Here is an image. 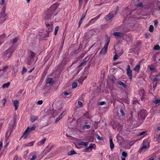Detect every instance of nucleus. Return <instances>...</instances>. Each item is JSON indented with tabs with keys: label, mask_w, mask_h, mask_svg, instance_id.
Here are the masks:
<instances>
[{
	"label": "nucleus",
	"mask_w": 160,
	"mask_h": 160,
	"mask_svg": "<svg viewBox=\"0 0 160 160\" xmlns=\"http://www.w3.org/2000/svg\"><path fill=\"white\" fill-rule=\"evenodd\" d=\"M59 4L55 3L52 5L46 11L44 15V18L45 19H47L50 18L53 14L54 11L58 6Z\"/></svg>",
	"instance_id": "f257e3e1"
},
{
	"label": "nucleus",
	"mask_w": 160,
	"mask_h": 160,
	"mask_svg": "<svg viewBox=\"0 0 160 160\" xmlns=\"http://www.w3.org/2000/svg\"><path fill=\"white\" fill-rule=\"evenodd\" d=\"M15 50V49L13 48L8 49L2 53V56L4 59L7 60L8 59L10 58Z\"/></svg>",
	"instance_id": "f03ea898"
},
{
	"label": "nucleus",
	"mask_w": 160,
	"mask_h": 160,
	"mask_svg": "<svg viewBox=\"0 0 160 160\" xmlns=\"http://www.w3.org/2000/svg\"><path fill=\"white\" fill-rule=\"evenodd\" d=\"M105 37L107 38L106 39V42L104 47L100 51V53L104 55L107 52L109 43L110 41V37H108L107 35H105Z\"/></svg>",
	"instance_id": "7ed1b4c3"
},
{
	"label": "nucleus",
	"mask_w": 160,
	"mask_h": 160,
	"mask_svg": "<svg viewBox=\"0 0 160 160\" xmlns=\"http://www.w3.org/2000/svg\"><path fill=\"white\" fill-rule=\"evenodd\" d=\"M36 128V126L33 125L31 128L28 127L23 133V135L22 138H23L24 139H26L27 137V133L31 131L34 130Z\"/></svg>",
	"instance_id": "20e7f679"
},
{
	"label": "nucleus",
	"mask_w": 160,
	"mask_h": 160,
	"mask_svg": "<svg viewBox=\"0 0 160 160\" xmlns=\"http://www.w3.org/2000/svg\"><path fill=\"white\" fill-rule=\"evenodd\" d=\"M7 17L5 14V9L3 7L2 12L0 13V23H3L6 19Z\"/></svg>",
	"instance_id": "39448f33"
},
{
	"label": "nucleus",
	"mask_w": 160,
	"mask_h": 160,
	"mask_svg": "<svg viewBox=\"0 0 160 160\" xmlns=\"http://www.w3.org/2000/svg\"><path fill=\"white\" fill-rule=\"evenodd\" d=\"M130 65H128L127 66V75L129 77V79L130 80L132 79V70L130 69Z\"/></svg>",
	"instance_id": "423d86ee"
},
{
	"label": "nucleus",
	"mask_w": 160,
	"mask_h": 160,
	"mask_svg": "<svg viewBox=\"0 0 160 160\" xmlns=\"http://www.w3.org/2000/svg\"><path fill=\"white\" fill-rule=\"evenodd\" d=\"M147 116V112L146 110H142L138 114V116L142 119H144Z\"/></svg>",
	"instance_id": "0eeeda50"
},
{
	"label": "nucleus",
	"mask_w": 160,
	"mask_h": 160,
	"mask_svg": "<svg viewBox=\"0 0 160 160\" xmlns=\"http://www.w3.org/2000/svg\"><path fill=\"white\" fill-rule=\"evenodd\" d=\"M113 35L117 38H122L124 36L123 33L119 32H115L113 33Z\"/></svg>",
	"instance_id": "6e6552de"
},
{
	"label": "nucleus",
	"mask_w": 160,
	"mask_h": 160,
	"mask_svg": "<svg viewBox=\"0 0 160 160\" xmlns=\"http://www.w3.org/2000/svg\"><path fill=\"white\" fill-rule=\"evenodd\" d=\"M45 24L47 28L48 27V31L49 32H51L52 30L53 27V23L52 22L50 24H49L48 22L46 21L45 22Z\"/></svg>",
	"instance_id": "1a4fd4ad"
},
{
	"label": "nucleus",
	"mask_w": 160,
	"mask_h": 160,
	"mask_svg": "<svg viewBox=\"0 0 160 160\" xmlns=\"http://www.w3.org/2000/svg\"><path fill=\"white\" fill-rule=\"evenodd\" d=\"M114 17V14L111 13H109L104 18L105 20L108 21Z\"/></svg>",
	"instance_id": "9d476101"
},
{
	"label": "nucleus",
	"mask_w": 160,
	"mask_h": 160,
	"mask_svg": "<svg viewBox=\"0 0 160 160\" xmlns=\"http://www.w3.org/2000/svg\"><path fill=\"white\" fill-rule=\"evenodd\" d=\"M13 104L14 106L15 107V109L16 110H17L18 108L19 104V101L18 100H14L13 101Z\"/></svg>",
	"instance_id": "9b49d317"
},
{
	"label": "nucleus",
	"mask_w": 160,
	"mask_h": 160,
	"mask_svg": "<svg viewBox=\"0 0 160 160\" xmlns=\"http://www.w3.org/2000/svg\"><path fill=\"white\" fill-rule=\"evenodd\" d=\"M50 32H49L48 31H46L45 32L42 33L41 35V36L42 38H44L48 37L49 36V33Z\"/></svg>",
	"instance_id": "f8f14e48"
},
{
	"label": "nucleus",
	"mask_w": 160,
	"mask_h": 160,
	"mask_svg": "<svg viewBox=\"0 0 160 160\" xmlns=\"http://www.w3.org/2000/svg\"><path fill=\"white\" fill-rule=\"evenodd\" d=\"M100 15L101 14H99L96 17L92 19L89 22V23H92L94 22L100 17Z\"/></svg>",
	"instance_id": "ddd939ff"
},
{
	"label": "nucleus",
	"mask_w": 160,
	"mask_h": 160,
	"mask_svg": "<svg viewBox=\"0 0 160 160\" xmlns=\"http://www.w3.org/2000/svg\"><path fill=\"white\" fill-rule=\"evenodd\" d=\"M88 142H85L83 141H81L79 143V145L86 146L88 145Z\"/></svg>",
	"instance_id": "4468645a"
},
{
	"label": "nucleus",
	"mask_w": 160,
	"mask_h": 160,
	"mask_svg": "<svg viewBox=\"0 0 160 160\" xmlns=\"http://www.w3.org/2000/svg\"><path fill=\"white\" fill-rule=\"evenodd\" d=\"M110 148L111 150H112L114 148V144L112 142V138L110 139Z\"/></svg>",
	"instance_id": "2eb2a0df"
},
{
	"label": "nucleus",
	"mask_w": 160,
	"mask_h": 160,
	"mask_svg": "<svg viewBox=\"0 0 160 160\" xmlns=\"http://www.w3.org/2000/svg\"><path fill=\"white\" fill-rule=\"evenodd\" d=\"M140 69V65L138 64L136 65L135 67L134 68L133 70H134L138 72Z\"/></svg>",
	"instance_id": "dca6fc26"
},
{
	"label": "nucleus",
	"mask_w": 160,
	"mask_h": 160,
	"mask_svg": "<svg viewBox=\"0 0 160 160\" xmlns=\"http://www.w3.org/2000/svg\"><path fill=\"white\" fill-rule=\"evenodd\" d=\"M53 80L52 78H48L46 81V83L47 84H51V83H53Z\"/></svg>",
	"instance_id": "f3484780"
},
{
	"label": "nucleus",
	"mask_w": 160,
	"mask_h": 160,
	"mask_svg": "<svg viewBox=\"0 0 160 160\" xmlns=\"http://www.w3.org/2000/svg\"><path fill=\"white\" fill-rule=\"evenodd\" d=\"M38 119L37 117L34 116H32L30 118L32 122H34L35 120H38Z\"/></svg>",
	"instance_id": "a211bd4d"
},
{
	"label": "nucleus",
	"mask_w": 160,
	"mask_h": 160,
	"mask_svg": "<svg viewBox=\"0 0 160 160\" xmlns=\"http://www.w3.org/2000/svg\"><path fill=\"white\" fill-rule=\"evenodd\" d=\"M144 90L142 89L141 90V91L139 93L140 95L142 96V98L141 99H142V98H145V95H144Z\"/></svg>",
	"instance_id": "6ab92c4d"
},
{
	"label": "nucleus",
	"mask_w": 160,
	"mask_h": 160,
	"mask_svg": "<svg viewBox=\"0 0 160 160\" xmlns=\"http://www.w3.org/2000/svg\"><path fill=\"white\" fill-rule=\"evenodd\" d=\"M117 83L120 85L122 86L123 88H125L126 87L125 84L121 81H118L117 82Z\"/></svg>",
	"instance_id": "aec40b11"
},
{
	"label": "nucleus",
	"mask_w": 160,
	"mask_h": 160,
	"mask_svg": "<svg viewBox=\"0 0 160 160\" xmlns=\"http://www.w3.org/2000/svg\"><path fill=\"white\" fill-rule=\"evenodd\" d=\"M10 82H8L7 83L3 84L2 86V88H8L10 86Z\"/></svg>",
	"instance_id": "412c9836"
},
{
	"label": "nucleus",
	"mask_w": 160,
	"mask_h": 160,
	"mask_svg": "<svg viewBox=\"0 0 160 160\" xmlns=\"http://www.w3.org/2000/svg\"><path fill=\"white\" fill-rule=\"evenodd\" d=\"M93 148V146L92 144H91L89 145V146L88 147L86 148L85 150L86 151H89V149H92Z\"/></svg>",
	"instance_id": "4be33fe9"
},
{
	"label": "nucleus",
	"mask_w": 160,
	"mask_h": 160,
	"mask_svg": "<svg viewBox=\"0 0 160 160\" xmlns=\"http://www.w3.org/2000/svg\"><path fill=\"white\" fill-rule=\"evenodd\" d=\"M76 153V152L74 150H71L68 153V155H72Z\"/></svg>",
	"instance_id": "5701e85b"
},
{
	"label": "nucleus",
	"mask_w": 160,
	"mask_h": 160,
	"mask_svg": "<svg viewBox=\"0 0 160 160\" xmlns=\"http://www.w3.org/2000/svg\"><path fill=\"white\" fill-rule=\"evenodd\" d=\"M30 57L31 59H32L35 56L36 54L32 51H30Z\"/></svg>",
	"instance_id": "b1692460"
},
{
	"label": "nucleus",
	"mask_w": 160,
	"mask_h": 160,
	"mask_svg": "<svg viewBox=\"0 0 160 160\" xmlns=\"http://www.w3.org/2000/svg\"><path fill=\"white\" fill-rule=\"evenodd\" d=\"M34 142V141H33L29 143H28L25 145V146H32L33 145Z\"/></svg>",
	"instance_id": "393cba45"
},
{
	"label": "nucleus",
	"mask_w": 160,
	"mask_h": 160,
	"mask_svg": "<svg viewBox=\"0 0 160 160\" xmlns=\"http://www.w3.org/2000/svg\"><path fill=\"white\" fill-rule=\"evenodd\" d=\"M116 78H115L114 76H112L110 77V80L111 81V82L113 83L115 82V80H116Z\"/></svg>",
	"instance_id": "a878e982"
},
{
	"label": "nucleus",
	"mask_w": 160,
	"mask_h": 160,
	"mask_svg": "<svg viewBox=\"0 0 160 160\" xmlns=\"http://www.w3.org/2000/svg\"><path fill=\"white\" fill-rule=\"evenodd\" d=\"M154 49L156 50H160V46L158 45H156L154 46Z\"/></svg>",
	"instance_id": "bb28decb"
},
{
	"label": "nucleus",
	"mask_w": 160,
	"mask_h": 160,
	"mask_svg": "<svg viewBox=\"0 0 160 160\" xmlns=\"http://www.w3.org/2000/svg\"><path fill=\"white\" fill-rule=\"evenodd\" d=\"M11 134V132L9 131H7L6 134V138L8 139L9 136Z\"/></svg>",
	"instance_id": "cd10ccee"
},
{
	"label": "nucleus",
	"mask_w": 160,
	"mask_h": 160,
	"mask_svg": "<svg viewBox=\"0 0 160 160\" xmlns=\"http://www.w3.org/2000/svg\"><path fill=\"white\" fill-rule=\"evenodd\" d=\"M154 27L152 25H150L149 30L151 32H152L153 31Z\"/></svg>",
	"instance_id": "c85d7f7f"
},
{
	"label": "nucleus",
	"mask_w": 160,
	"mask_h": 160,
	"mask_svg": "<svg viewBox=\"0 0 160 160\" xmlns=\"http://www.w3.org/2000/svg\"><path fill=\"white\" fill-rule=\"evenodd\" d=\"M122 157L125 158L127 156V153L125 151L122 152Z\"/></svg>",
	"instance_id": "c756f323"
},
{
	"label": "nucleus",
	"mask_w": 160,
	"mask_h": 160,
	"mask_svg": "<svg viewBox=\"0 0 160 160\" xmlns=\"http://www.w3.org/2000/svg\"><path fill=\"white\" fill-rule=\"evenodd\" d=\"M58 26H56L55 28V31H54V35H56L57 34V33L58 31Z\"/></svg>",
	"instance_id": "7c9ffc66"
},
{
	"label": "nucleus",
	"mask_w": 160,
	"mask_h": 160,
	"mask_svg": "<svg viewBox=\"0 0 160 160\" xmlns=\"http://www.w3.org/2000/svg\"><path fill=\"white\" fill-rule=\"evenodd\" d=\"M5 34L0 35V43L1 44L2 40L5 37Z\"/></svg>",
	"instance_id": "2f4dec72"
},
{
	"label": "nucleus",
	"mask_w": 160,
	"mask_h": 160,
	"mask_svg": "<svg viewBox=\"0 0 160 160\" xmlns=\"http://www.w3.org/2000/svg\"><path fill=\"white\" fill-rule=\"evenodd\" d=\"M62 118V117L60 115L56 120L55 121V123L58 122Z\"/></svg>",
	"instance_id": "473e14b6"
},
{
	"label": "nucleus",
	"mask_w": 160,
	"mask_h": 160,
	"mask_svg": "<svg viewBox=\"0 0 160 160\" xmlns=\"http://www.w3.org/2000/svg\"><path fill=\"white\" fill-rule=\"evenodd\" d=\"M46 140V139H45V138L42 139V140H41L40 141V142L38 143V144H39V143H40L42 145L44 143Z\"/></svg>",
	"instance_id": "72a5a7b5"
},
{
	"label": "nucleus",
	"mask_w": 160,
	"mask_h": 160,
	"mask_svg": "<svg viewBox=\"0 0 160 160\" xmlns=\"http://www.w3.org/2000/svg\"><path fill=\"white\" fill-rule=\"evenodd\" d=\"M153 102L155 104H158L160 102V99H155L153 101Z\"/></svg>",
	"instance_id": "f704fd0d"
},
{
	"label": "nucleus",
	"mask_w": 160,
	"mask_h": 160,
	"mask_svg": "<svg viewBox=\"0 0 160 160\" xmlns=\"http://www.w3.org/2000/svg\"><path fill=\"white\" fill-rule=\"evenodd\" d=\"M120 112H121L122 116H125V113H124V112L122 109L121 108L120 109Z\"/></svg>",
	"instance_id": "c9c22d12"
},
{
	"label": "nucleus",
	"mask_w": 160,
	"mask_h": 160,
	"mask_svg": "<svg viewBox=\"0 0 160 160\" xmlns=\"http://www.w3.org/2000/svg\"><path fill=\"white\" fill-rule=\"evenodd\" d=\"M78 103L81 108L83 107V104L81 101H78Z\"/></svg>",
	"instance_id": "e433bc0d"
},
{
	"label": "nucleus",
	"mask_w": 160,
	"mask_h": 160,
	"mask_svg": "<svg viewBox=\"0 0 160 160\" xmlns=\"http://www.w3.org/2000/svg\"><path fill=\"white\" fill-rule=\"evenodd\" d=\"M77 82H74L72 84V88H75L77 87Z\"/></svg>",
	"instance_id": "4c0bfd02"
},
{
	"label": "nucleus",
	"mask_w": 160,
	"mask_h": 160,
	"mask_svg": "<svg viewBox=\"0 0 160 160\" xmlns=\"http://www.w3.org/2000/svg\"><path fill=\"white\" fill-rule=\"evenodd\" d=\"M18 39L17 37H16L14 38L13 40L12 43H14L18 41Z\"/></svg>",
	"instance_id": "58836bf2"
},
{
	"label": "nucleus",
	"mask_w": 160,
	"mask_h": 160,
	"mask_svg": "<svg viewBox=\"0 0 160 160\" xmlns=\"http://www.w3.org/2000/svg\"><path fill=\"white\" fill-rule=\"evenodd\" d=\"M86 61H85L82 62L81 63V64L78 66V68L79 69V68H80L81 66H82L84 63L86 62Z\"/></svg>",
	"instance_id": "ea45409f"
},
{
	"label": "nucleus",
	"mask_w": 160,
	"mask_h": 160,
	"mask_svg": "<svg viewBox=\"0 0 160 160\" xmlns=\"http://www.w3.org/2000/svg\"><path fill=\"white\" fill-rule=\"evenodd\" d=\"M146 132V131H143L141 132H139L138 134V136H140L144 135Z\"/></svg>",
	"instance_id": "a19ab883"
},
{
	"label": "nucleus",
	"mask_w": 160,
	"mask_h": 160,
	"mask_svg": "<svg viewBox=\"0 0 160 160\" xmlns=\"http://www.w3.org/2000/svg\"><path fill=\"white\" fill-rule=\"evenodd\" d=\"M96 137L97 139L99 140H102V138L100 137V136L98 134L96 135Z\"/></svg>",
	"instance_id": "79ce46f5"
},
{
	"label": "nucleus",
	"mask_w": 160,
	"mask_h": 160,
	"mask_svg": "<svg viewBox=\"0 0 160 160\" xmlns=\"http://www.w3.org/2000/svg\"><path fill=\"white\" fill-rule=\"evenodd\" d=\"M8 67L5 66L2 69H1L3 71V72L4 73L5 72V70L8 68Z\"/></svg>",
	"instance_id": "37998d69"
},
{
	"label": "nucleus",
	"mask_w": 160,
	"mask_h": 160,
	"mask_svg": "<svg viewBox=\"0 0 160 160\" xmlns=\"http://www.w3.org/2000/svg\"><path fill=\"white\" fill-rule=\"evenodd\" d=\"M27 71V69L26 68L23 67L22 69V74H23L24 73L26 72Z\"/></svg>",
	"instance_id": "c03bdc74"
},
{
	"label": "nucleus",
	"mask_w": 160,
	"mask_h": 160,
	"mask_svg": "<svg viewBox=\"0 0 160 160\" xmlns=\"http://www.w3.org/2000/svg\"><path fill=\"white\" fill-rule=\"evenodd\" d=\"M13 160H21V159L19 158L17 155H16L14 158Z\"/></svg>",
	"instance_id": "a18cd8bd"
},
{
	"label": "nucleus",
	"mask_w": 160,
	"mask_h": 160,
	"mask_svg": "<svg viewBox=\"0 0 160 160\" xmlns=\"http://www.w3.org/2000/svg\"><path fill=\"white\" fill-rule=\"evenodd\" d=\"M142 5H143L142 3V2H140V3H139L138 4L136 5V6L138 8V7H139L142 6Z\"/></svg>",
	"instance_id": "49530a36"
},
{
	"label": "nucleus",
	"mask_w": 160,
	"mask_h": 160,
	"mask_svg": "<svg viewBox=\"0 0 160 160\" xmlns=\"http://www.w3.org/2000/svg\"><path fill=\"white\" fill-rule=\"evenodd\" d=\"M106 102L105 101H102L99 102V104L102 105H104L106 104Z\"/></svg>",
	"instance_id": "de8ad7c7"
},
{
	"label": "nucleus",
	"mask_w": 160,
	"mask_h": 160,
	"mask_svg": "<svg viewBox=\"0 0 160 160\" xmlns=\"http://www.w3.org/2000/svg\"><path fill=\"white\" fill-rule=\"evenodd\" d=\"M160 132V127H158L157 128V130L155 131V133H159V132Z\"/></svg>",
	"instance_id": "09e8293b"
},
{
	"label": "nucleus",
	"mask_w": 160,
	"mask_h": 160,
	"mask_svg": "<svg viewBox=\"0 0 160 160\" xmlns=\"http://www.w3.org/2000/svg\"><path fill=\"white\" fill-rule=\"evenodd\" d=\"M66 114V112L65 111H64L60 115L62 117V118Z\"/></svg>",
	"instance_id": "8fccbe9b"
},
{
	"label": "nucleus",
	"mask_w": 160,
	"mask_h": 160,
	"mask_svg": "<svg viewBox=\"0 0 160 160\" xmlns=\"http://www.w3.org/2000/svg\"><path fill=\"white\" fill-rule=\"evenodd\" d=\"M84 128L89 129L90 128V126L89 125H84L83 126Z\"/></svg>",
	"instance_id": "3c124183"
},
{
	"label": "nucleus",
	"mask_w": 160,
	"mask_h": 160,
	"mask_svg": "<svg viewBox=\"0 0 160 160\" xmlns=\"http://www.w3.org/2000/svg\"><path fill=\"white\" fill-rule=\"evenodd\" d=\"M37 156L36 155H33L32 158L31 159V160H34L36 158Z\"/></svg>",
	"instance_id": "603ef678"
},
{
	"label": "nucleus",
	"mask_w": 160,
	"mask_h": 160,
	"mask_svg": "<svg viewBox=\"0 0 160 160\" xmlns=\"http://www.w3.org/2000/svg\"><path fill=\"white\" fill-rule=\"evenodd\" d=\"M83 0H79V6L81 7L83 2Z\"/></svg>",
	"instance_id": "864d4df0"
},
{
	"label": "nucleus",
	"mask_w": 160,
	"mask_h": 160,
	"mask_svg": "<svg viewBox=\"0 0 160 160\" xmlns=\"http://www.w3.org/2000/svg\"><path fill=\"white\" fill-rule=\"evenodd\" d=\"M86 14V12L82 14V17L81 19L83 20V18L85 17Z\"/></svg>",
	"instance_id": "5fc2aeb1"
},
{
	"label": "nucleus",
	"mask_w": 160,
	"mask_h": 160,
	"mask_svg": "<svg viewBox=\"0 0 160 160\" xmlns=\"http://www.w3.org/2000/svg\"><path fill=\"white\" fill-rule=\"evenodd\" d=\"M159 79L158 78H154L153 79V82H155L156 81H158Z\"/></svg>",
	"instance_id": "6e6d98bb"
},
{
	"label": "nucleus",
	"mask_w": 160,
	"mask_h": 160,
	"mask_svg": "<svg viewBox=\"0 0 160 160\" xmlns=\"http://www.w3.org/2000/svg\"><path fill=\"white\" fill-rule=\"evenodd\" d=\"M153 85H152V87L153 88H155L156 87V86H157V82H153Z\"/></svg>",
	"instance_id": "4d7b16f0"
},
{
	"label": "nucleus",
	"mask_w": 160,
	"mask_h": 160,
	"mask_svg": "<svg viewBox=\"0 0 160 160\" xmlns=\"http://www.w3.org/2000/svg\"><path fill=\"white\" fill-rule=\"evenodd\" d=\"M43 101L42 100L38 101L37 102V103L38 104L40 105L42 103Z\"/></svg>",
	"instance_id": "13d9d810"
},
{
	"label": "nucleus",
	"mask_w": 160,
	"mask_h": 160,
	"mask_svg": "<svg viewBox=\"0 0 160 160\" xmlns=\"http://www.w3.org/2000/svg\"><path fill=\"white\" fill-rule=\"evenodd\" d=\"M118 58V56L117 55H115L113 57V59L114 60H116Z\"/></svg>",
	"instance_id": "bf43d9fd"
},
{
	"label": "nucleus",
	"mask_w": 160,
	"mask_h": 160,
	"mask_svg": "<svg viewBox=\"0 0 160 160\" xmlns=\"http://www.w3.org/2000/svg\"><path fill=\"white\" fill-rule=\"evenodd\" d=\"M85 78L82 79H79L78 80V82L81 84H82V82Z\"/></svg>",
	"instance_id": "052dcab7"
},
{
	"label": "nucleus",
	"mask_w": 160,
	"mask_h": 160,
	"mask_svg": "<svg viewBox=\"0 0 160 160\" xmlns=\"http://www.w3.org/2000/svg\"><path fill=\"white\" fill-rule=\"evenodd\" d=\"M82 20H83L82 19H80V20H79V22L78 27H80V26L82 22Z\"/></svg>",
	"instance_id": "680f3d73"
},
{
	"label": "nucleus",
	"mask_w": 160,
	"mask_h": 160,
	"mask_svg": "<svg viewBox=\"0 0 160 160\" xmlns=\"http://www.w3.org/2000/svg\"><path fill=\"white\" fill-rule=\"evenodd\" d=\"M117 138L118 140H120L121 138H122V137L120 136L119 134H118L117 136Z\"/></svg>",
	"instance_id": "e2e57ef3"
},
{
	"label": "nucleus",
	"mask_w": 160,
	"mask_h": 160,
	"mask_svg": "<svg viewBox=\"0 0 160 160\" xmlns=\"http://www.w3.org/2000/svg\"><path fill=\"white\" fill-rule=\"evenodd\" d=\"M4 73V72H3V71L0 69V76H2Z\"/></svg>",
	"instance_id": "0e129e2a"
},
{
	"label": "nucleus",
	"mask_w": 160,
	"mask_h": 160,
	"mask_svg": "<svg viewBox=\"0 0 160 160\" xmlns=\"http://www.w3.org/2000/svg\"><path fill=\"white\" fill-rule=\"evenodd\" d=\"M147 146L146 145H144L143 146H142L141 148V150H143L144 149H146L147 148Z\"/></svg>",
	"instance_id": "69168bd1"
},
{
	"label": "nucleus",
	"mask_w": 160,
	"mask_h": 160,
	"mask_svg": "<svg viewBox=\"0 0 160 160\" xmlns=\"http://www.w3.org/2000/svg\"><path fill=\"white\" fill-rule=\"evenodd\" d=\"M63 93L65 96L68 95L69 94V92H68L66 91H64V92H63Z\"/></svg>",
	"instance_id": "338daca9"
},
{
	"label": "nucleus",
	"mask_w": 160,
	"mask_h": 160,
	"mask_svg": "<svg viewBox=\"0 0 160 160\" xmlns=\"http://www.w3.org/2000/svg\"><path fill=\"white\" fill-rule=\"evenodd\" d=\"M6 101V99L5 98L4 99L2 100V103L4 106L5 102Z\"/></svg>",
	"instance_id": "774afa93"
}]
</instances>
